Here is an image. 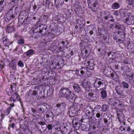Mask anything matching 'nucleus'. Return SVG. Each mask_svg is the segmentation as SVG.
Returning a JSON list of instances; mask_svg holds the SVG:
<instances>
[{
    "instance_id": "4468645a",
    "label": "nucleus",
    "mask_w": 134,
    "mask_h": 134,
    "mask_svg": "<svg viewBox=\"0 0 134 134\" xmlns=\"http://www.w3.org/2000/svg\"><path fill=\"white\" fill-rule=\"evenodd\" d=\"M2 41L4 46L7 47L8 48H9V45L13 43V42H11L9 40L6 36L2 38Z\"/></svg>"
},
{
    "instance_id": "f257e3e1",
    "label": "nucleus",
    "mask_w": 134,
    "mask_h": 134,
    "mask_svg": "<svg viewBox=\"0 0 134 134\" xmlns=\"http://www.w3.org/2000/svg\"><path fill=\"white\" fill-rule=\"evenodd\" d=\"M59 95L60 97L66 98L72 102H75L76 99H80V98H77L75 94L67 88H62L59 91Z\"/></svg>"
},
{
    "instance_id": "0eeeda50",
    "label": "nucleus",
    "mask_w": 134,
    "mask_h": 134,
    "mask_svg": "<svg viewBox=\"0 0 134 134\" xmlns=\"http://www.w3.org/2000/svg\"><path fill=\"white\" fill-rule=\"evenodd\" d=\"M87 1L90 9L93 12H96L99 6L97 1L96 0H87Z\"/></svg>"
},
{
    "instance_id": "e2e57ef3",
    "label": "nucleus",
    "mask_w": 134,
    "mask_h": 134,
    "mask_svg": "<svg viewBox=\"0 0 134 134\" xmlns=\"http://www.w3.org/2000/svg\"><path fill=\"white\" fill-rule=\"evenodd\" d=\"M18 65L21 67H23L24 66L23 63L21 60H20L18 62Z\"/></svg>"
},
{
    "instance_id": "9b49d317",
    "label": "nucleus",
    "mask_w": 134,
    "mask_h": 134,
    "mask_svg": "<svg viewBox=\"0 0 134 134\" xmlns=\"http://www.w3.org/2000/svg\"><path fill=\"white\" fill-rule=\"evenodd\" d=\"M49 109V106L48 104H43L41 105L40 108H38V111L40 113L42 114L45 111H48Z\"/></svg>"
},
{
    "instance_id": "a211bd4d",
    "label": "nucleus",
    "mask_w": 134,
    "mask_h": 134,
    "mask_svg": "<svg viewBox=\"0 0 134 134\" xmlns=\"http://www.w3.org/2000/svg\"><path fill=\"white\" fill-rule=\"evenodd\" d=\"M82 118L81 119V121L82 123H83L85 124L89 125L90 122V119L89 118V116H83Z\"/></svg>"
},
{
    "instance_id": "5fc2aeb1",
    "label": "nucleus",
    "mask_w": 134,
    "mask_h": 134,
    "mask_svg": "<svg viewBox=\"0 0 134 134\" xmlns=\"http://www.w3.org/2000/svg\"><path fill=\"white\" fill-rule=\"evenodd\" d=\"M3 64L4 65L8 66L9 65L10 62L7 59H4L3 61Z\"/></svg>"
},
{
    "instance_id": "9d476101",
    "label": "nucleus",
    "mask_w": 134,
    "mask_h": 134,
    "mask_svg": "<svg viewBox=\"0 0 134 134\" xmlns=\"http://www.w3.org/2000/svg\"><path fill=\"white\" fill-rule=\"evenodd\" d=\"M82 123L80 120H79L78 118H75L72 121V124L74 127H75L76 130L78 129L79 128V126Z\"/></svg>"
},
{
    "instance_id": "0e129e2a",
    "label": "nucleus",
    "mask_w": 134,
    "mask_h": 134,
    "mask_svg": "<svg viewBox=\"0 0 134 134\" xmlns=\"http://www.w3.org/2000/svg\"><path fill=\"white\" fill-rule=\"evenodd\" d=\"M16 62L15 60H12L9 64V65L16 66Z\"/></svg>"
},
{
    "instance_id": "864d4df0",
    "label": "nucleus",
    "mask_w": 134,
    "mask_h": 134,
    "mask_svg": "<svg viewBox=\"0 0 134 134\" xmlns=\"http://www.w3.org/2000/svg\"><path fill=\"white\" fill-rule=\"evenodd\" d=\"M24 23L25 24H29L30 22L28 18V16H27L26 18L24 19L21 23Z\"/></svg>"
},
{
    "instance_id": "3c124183",
    "label": "nucleus",
    "mask_w": 134,
    "mask_h": 134,
    "mask_svg": "<svg viewBox=\"0 0 134 134\" xmlns=\"http://www.w3.org/2000/svg\"><path fill=\"white\" fill-rule=\"evenodd\" d=\"M127 130L126 131H125L124 133H126V134H133V130H131L130 127L126 128Z\"/></svg>"
},
{
    "instance_id": "052dcab7",
    "label": "nucleus",
    "mask_w": 134,
    "mask_h": 134,
    "mask_svg": "<svg viewBox=\"0 0 134 134\" xmlns=\"http://www.w3.org/2000/svg\"><path fill=\"white\" fill-rule=\"evenodd\" d=\"M108 108V106L107 105L105 104L103 105L102 107V111H105L107 110Z\"/></svg>"
},
{
    "instance_id": "7ed1b4c3",
    "label": "nucleus",
    "mask_w": 134,
    "mask_h": 134,
    "mask_svg": "<svg viewBox=\"0 0 134 134\" xmlns=\"http://www.w3.org/2000/svg\"><path fill=\"white\" fill-rule=\"evenodd\" d=\"M115 90L117 94L115 93H113V95L114 97L117 99H122L124 96V90L122 87L119 85L118 86L115 87Z\"/></svg>"
},
{
    "instance_id": "58836bf2",
    "label": "nucleus",
    "mask_w": 134,
    "mask_h": 134,
    "mask_svg": "<svg viewBox=\"0 0 134 134\" xmlns=\"http://www.w3.org/2000/svg\"><path fill=\"white\" fill-rule=\"evenodd\" d=\"M100 94L101 96L103 99H104L107 96V92L104 89H102L101 91Z\"/></svg>"
},
{
    "instance_id": "423d86ee",
    "label": "nucleus",
    "mask_w": 134,
    "mask_h": 134,
    "mask_svg": "<svg viewBox=\"0 0 134 134\" xmlns=\"http://www.w3.org/2000/svg\"><path fill=\"white\" fill-rule=\"evenodd\" d=\"M79 105L77 103H74L69 109V112L70 117H74L78 110Z\"/></svg>"
},
{
    "instance_id": "f3484780",
    "label": "nucleus",
    "mask_w": 134,
    "mask_h": 134,
    "mask_svg": "<svg viewBox=\"0 0 134 134\" xmlns=\"http://www.w3.org/2000/svg\"><path fill=\"white\" fill-rule=\"evenodd\" d=\"M93 109L90 106H87L85 109L86 116H90L93 111Z\"/></svg>"
},
{
    "instance_id": "ea45409f",
    "label": "nucleus",
    "mask_w": 134,
    "mask_h": 134,
    "mask_svg": "<svg viewBox=\"0 0 134 134\" xmlns=\"http://www.w3.org/2000/svg\"><path fill=\"white\" fill-rule=\"evenodd\" d=\"M86 97L88 99L93 100H94V98H95V96H94V94L93 93H90L87 95Z\"/></svg>"
},
{
    "instance_id": "1a4fd4ad",
    "label": "nucleus",
    "mask_w": 134,
    "mask_h": 134,
    "mask_svg": "<svg viewBox=\"0 0 134 134\" xmlns=\"http://www.w3.org/2000/svg\"><path fill=\"white\" fill-rule=\"evenodd\" d=\"M127 17L124 20V23L128 25H133L134 24V16L130 13L127 14Z\"/></svg>"
},
{
    "instance_id": "e433bc0d",
    "label": "nucleus",
    "mask_w": 134,
    "mask_h": 134,
    "mask_svg": "<svg viewBox=\"0 0 134 134\" xmlns=\"http://www.w3.org/2000/svg\"><path fill=\"white\" fill-rule=\"evenodd\" d=\"M127 10L125 9H121L119 10V13L121 16H125L126 15Z\"/></svg>"
},
{
    "instance_id": "aec40b11",
    "label": "nucleus",
    "mask_w": 134,
    "mask_h": 134,
    "mask_svg": "<svg viewBox=\"0 0 134 134\" xmlns=\"http://www.w3.org/2000/svg\"><path fill=\"white\" fill-rule=\"evenodd\" d=\"M19 96L17 93L16 92L12 95L10 98V100L11 101H13L14 102L16 100H19Z\"/></svg>"
},
{
    "instance_id": "bf43d9fd",
    "label": "nucleus",
    "mask_w": 134,
    "mask_h": 134,
    "mask_svg": "<svg viewBox=\"0 0 134 134\" xmlns=\"http://www.w3.org/2000/svg\"><path fill=\"white\" fill-rule=\"evenodd\" d=\"M51 3V2L49 0H45L44 2V4L46 7L48 8L49 7V5Z\"/></svg>"
},
{
    "instance_id": "39448f33",
    "label": "nucleus",
    "mask_w": 134,
    "mask_h": 134,
    "mask_svg": "<svg viewBox=\"0 0 134 134\" xmlns=\"http://www.w3.org/2000/svg\"><path fill=\"white\" fill-rule=\"evenodd\" d=\"M47 26L43 24H40L34 30V34H41L43 35H44L47 32L46 31Z\"/></svg>"
},
{
    "instance_id": "473e14b6",
    "label": "nucleus",
    "mask_w": 134,
    "mask_h": 134,
    "mask_svg": "<svg viewBox=\"0 0 134 134\" xmlns=\"http://www.w3.org/2000/svg\"><path fill=\"white\" fill-rule=\"evenodd\" d=\"M81 53L83 56V58H86L89 55L88 51L87 50L83 49L81 51Z\"/></svg>"
},
{
    "instance_id": "dca6fc26",
    "label": "nucleus",
    "mask_w": 134,
    "mask_h": 134,
    "mask_svg": "<svg viewBox=\"0 0 134 134\" xmlns=\"http://www.w3.org/2000/svg\"><path fill=\"white\" fill-rule=\"evenodd\" d=\"M13 12L11 10H10L6 14L5 20L7 21H9L13 19L14 18L15 16L13 14Z\"/></svg>"
},
{
    "instance_id": "4d7b16f0",
    "label": "nucleus",
    "mask_w": 134,
    "mask_h": 134,
    "mask_svg": "<svg viewBox=\"0 0 134 134\" xmlns=\"http://www.w3.org/2000/svg\"><path fill=\"white\" fill-rule=\"evenodd\" d=\"M19 1V0H12L10 2L12 5H14L13 8L15 6L18 4Z\"/></svg>"
},
{
    "instance_id": "09e8293b",
    "label": "nucleus",
    "mask_w": 134,
    "mask_h": 134,
    "mask_svg": "<svg viewBox=\"0 0 134 134\" xmlns=\"http://www.w3.org/2000/svg\"><path fill=\"white\" fill-rule=\"evenodd\" d=\"M121 84L122 87L125 89H128L129 88V84L127 82L125 81H122L121 83Z\"/></svg>"
},
{
    "instance_id": "f704fd0d",
    "label": "nucleus",
    "mask_w": 134,
    "mask_h": 134,
    "mask_svg": "<svg viewBox=\"0 0 134 134\" xmlns=\"http://www.w3.org/2000/svg\"><path fill=\"white\" fill-rule=\"evenodd\" d=\"M81 128L82 130L84 131H87L88 130V125L85 124L84 123H81Z\"/></svg>"
},
{
    "instance_id": "a19ab883",
    "label": "nucleus",
    "mask_w": 134,
    "mask_h": 134,
    "mask_svg": "<svg viewBox=\"0 0 134 134\" xmlns=\"http://www.w3.org/2000/svg\"><path fill=\"white\" fill-rule=\"evenodd\" d=\"M119 32L118 31H116L114 32L113 34V36L114 40H116L118 38H119Z\"/></svg>"
},
{
    "instance_id": "de8ad7c7",
    "label": "nucleus",
    "mask_w": 134,
    "mask_h": 134,
    "mask_svg": "<svg viewBox=\"0 0 134 134\" xmlns=\"http://www.w3.org/2000/svg\"><path fill=\"white\" fill-rule=\"evenodd\" d=\"M119 38H120L123 40L125 39V33L124 32L119 31Z\"/></svg>"
},
{
    "instance_id": "a18cd8bd",
    "label": "nucleus",
    "mask_w": 134,
    "mask_h": 134,
    "mask_svg": "<svg viewBox=\"0 0 134 134\" xmlns=\"http://www.w3.org/2000/svg\"><path fill=\"white\" fill-rule=\"evenodd\" d=\"M17 43L20 45H22L25 43V40L21 37L19 38L17 42Z\"/></svg>"
},
{
    "instance_id": "79ce46f5",
    "label": "nucleus",
    "mask_w": 134,
    "mask_h": 134,
    "mask_svg": "<svg viewBox=\"0 0 134 134\" xmlns=\"http://www.w3.org/2000/svg\"><path fill=\"white\" fill-rule=\"evenodd\" d=\"M110 76L111 77L112 79L115 81H117L118 79V76L116 73L111 74Z\"/></svg>"
},
{
    "instance_id": "c03bdc74",
    "label": "nucleus",
    "mask_w": 134,
    "mask_h": 134,
    "mask_svg": "<svg viewBox=\"0 0 134 134\" xmlns=\"http://www.w3.org/2000/svg\"><path fill=\"white\" fill-rule=\"evenodd\" d=\"M55 6L57 8L59 7V5H62V4L64 3L63 1H60V0L56 1L55 0Z\"/></svg>"
},
{
    "instance_id": "a878e982",
    "label": "nucleus",
    "mask_w": 134,
    "mask_h": 134,
    "mask_svg": "<svg viewBox=\"0 0 134 134\" xmlns=\"http://www.w3.org/2000/svg\"><path fill=\"white\" fill-rule=\"evenodd\" d=\"M10 106L7 108L6 110H5L4 111V114L5 115L7 116L9 114L12 108L14 106V105L13 104H10Z\"/></svg>"
},
{
    "instance_id": "774afa93",
    "label": "nucleus",
    "mask_w": 134,
    "mask_h": 134,
    "mask_svg": "<svg viewBox=\"0 0 134 134\" xmlns=\"http://www.w3.org/2000/svg\"><path fill=\"white\" fill-rule=\"evenodd\" d=\"M120 102L119 100H116L115 101L113 104V105L114 106H115L117 105L118 104V103H119Z\"/></svg>"
},
{
    "instance_id": "680f3d73",
    "label": "nucleus",
    "mask_w": 134,
    "mask_h": 134,
    "mask_svg": "<svg viewBox=\"0 0 134 134\" xmlns=\"http://www.w3.org/2000/svg\"><path fill=\"white\" fill-rule=\"evenodd\" d=\"M46 126L49 130H51L53 128V125L51 124H48L47 125H46Z\"/></svg>"
},
{
    "instance_id": "393cba45",
    "label": "nucleus",
    "mask_w": 134,
    "mask_h": 134,
    "mask_svg": "<svg viewBox=\"0 0 134 134\" xmlns=\"http://www.w3.org/2000/svg\"><path fill=\"white\" fill-rule=\"evenodd\" d=\"M91 85V83L88 81L86 82H83L81 84V86H82L83 88L86 89H89Z\"/></svg>"
},
{
    "instance_id": "6e6d98bb",
    "label": "nucleus",
    "mask_w": 134,
    "mask_h": 134,
    "mask_svg": "<svg viewBox=\"0 0 134 134\" xmlns=\"http://www.w3.org/2000/svg\"><path fill=\"white\" fill-rule=\"evenodd\" d=\"M13 90H12L10 88H8L6 90V92L7 94L10 96L13 93Z\"/></svg>"
},
{
    "instance_id": "412c9836",
    "label": "nucleus",
    "mask_w": 134,
    "mask_h": 134,
    "mask_svg": "<svg viewBox=\"0 0 134 134\" xmlns=\"http://www.w3.org/2000/svg\"><path fill=\"white\" fill-rule=\"evenodd\" d=\"M85 64H86L87 68L91 70H93L94 68V66L95 65L93 63H90V62L89 61H88L86 63V62L85 61Z\"/></svg>"
},
{
    "instance_id": "4c0bfd02",
    "label": "nucleus",
    "mask_w": 134,
    "mask_h": 134,
    "mask_svg": "<svg viewBox=\"0 0 134 134\" xmlns=\"http://www.w3.org/2000/svg\"><path fill=\"white\" fill-rule=\"evenodd\" d=\"M10 24L9 25L7 28V31L8 33H10L14 31V26L13 25L10 26Z\"/></svg>"
},
{
    "instance_id": "13d9d810",
    "label": "nucleus",
    "mask_w": 134,
    "mask_h": 134,
    "mask_svg": "<svg viewBox=\"0 0 134 134\" xmlns=\"http://www.w3.org/2000/svg\"><path fill=\"white\" fill-rule=\"evenodd\" d=\"M115 25V28L119 30H120L121 29V24H120L118 23H114L113 24V25Z\"/></svg>"
},
{
    "instance_id": "c9c22d12",
    "label": "nucleus",
    "mask_w": 134,
    "mask_h": 134,
    "mask_svg": "<svg viewBox=\"0 0 134 134\" xmlns=\"http://www.w3.org/2000/svg\"><path fill=\"white\" fill-rule=\"evenodd\" d=\"M73 87L76 92L78 93L81 91L80 88L78 85L74 84L73 85Z\"/></svg>"
},
{
    "instance_id": "49530a36",
    "label": "nucleus",
    "mask_w": 134,
    "mask_h": 134,
    "mask_svg": "<svg viewBox=\"0 0 134 134\" xmlns=\"http://www.w3.org/2000/svg\"><path fill=\"white\" fill-rule=\"evenodd\" d=\"M100 108V107L99 105H97L93 109V111L92 112V115L93 116L96 113V111L98 110Z\"/></svg>"
},
{
    "instance_id": "f03ea898",
    "label": "nucleus",
    "mask_w": 134,
    "mask_h": 134,
    "mask_svg": "<svg viewBox=\"0 0 134 134\" xmlns=\"http://www.w3.org/2000/svg\"><path fill=\"white\" fill-rule=\"evenodd\" d=\"M126 75L124 79L125 81L133 86L134 88V74L133 72L129 70H125V72Z\"/></svg>"
},
{
    "instance_id": "bb28decb",
    "label": "nucleus",
    "mask_w": 134,
    "mask_h": 134,
    "mask_svg": "<svg viewBox=\"0 0 134 134\" xmlns=\"http://www.w3.org/2000/svg\"><path fill=\"white\" fill-rule=\"evenodd\" d=\"M111 116L110 115H106L105 118L104 119V122L105 123V125H107L111 121V120L110 119Z\"/></svg>"
},
{
    "instance_id": "2eb2a0df",
    "label": "nucleus",
    "mask_w": 134,
    "mask_h": 134,
    "mask_svg": "<svg viewBox=\"0 0 134 134\" xmlns=\"http://www.w3.org/2000/svg\"><path fill=\"white\" fill-rule=\"evenodd\" d=\"M46 116L47 118L46 120L48 122H51L53 121L54 115L51 111L49 112L46 114Z\"/></svg>"
},
{
    "instance_id": "338daca9",
    "label": "nucleus",
    "mask_w": 134,
    "mask_h": 134,
    "mask_svg": "<svg viewBox=\"0 0 134 134\" xmlns=\"http://www.w3.org/2000/svg\"><path fill=\"white\" fill-rule=\"evenodd\" d=\"M16 85L15 83H14L10 85V87L11 90H13L14 88H15L16 87Z\"/></svg>"
},
{
    "instance_id": "c756f323",
    "label": "nucleus",
    "mask_w": 134,
    "mask_h": 134,
    "mask_svg": "<svg viewBox=\"0 0 134 134\" xmlns=\"http://www.w3.org/2000/svg\"><path fill=\"white\" fill-rule=\"evenodd\" d=\"M89 30L90 31L89 33L90 34L92 35L93 34L94 31H96V29L94 25H91L89 26Z\"/></svg>"
},
{
    "instance_id": "37998d69",
    "label": "nucleus",
    "mask_w": 134,
    "mask_h": 134,
    "mask_svg": "<svg viewBox=\"0 0 134 134\" xmlns=\"http://www.w3.org/2000/svg\"><path fill=\"white\" fill-rule=\"evenodd\" d=\"M102 113L103 111H102L101 110L99 109L98 110H97L96 111V117L98 118H99L102 115Z\"/></svg>"
},
{
    "instance_id": "20e7f679",
    "label": "nucleus",
    "mask_w": 134,
    "mask_h": 134,
    "mask_svg": "<svg viewBox=\"0 0 134 134\" xmlns=\"http://www.w3.org/2000/svg\"><path fill=\"white\" fill-rule=\"evenodd\" d=\"M98 36L100 38H102V39L104 41L105 43H109L110 41L109 38V36L108 34L106 33L105 31L103 29L99 28L98 30Z\"/></svg>"
},
{
    "instance_id": "69168bd1",
    "label": "nucleus",
    "mask_w": 134,
    "mask_h": 134,
    "mask_svg": "<svg viewBox=\"0 0 134 134\" xmlns=\"http://www.w3.org/2000/svg\"><path fill=\"white\" fill-rule=\"evenodd\" d=\"M9 68L10 69V70L14 71L16 69V66L13 65L11 66L10 65H9Z\"/></svg>"
},
{
    "instance_id": "b1692460",
    "label": "nucleus",
    "mask_w": 134,
    "mask_h": 134,
    "mask_svg": "<svg viewBox=\"0 0 134 134\" xmlns=\"http://www.w3.org/2000/svg\"><path fill=\"white\" fill-rule=\"evenodd\" d=\"M31 97L33 98L36 100H38L41 96L38 95V92L36 90H34L33 91L31 94Z\"/></svg>"
},
{
    "instance_id": "2f4dec72",
    "label": "nucleus",
    "mask_w": 134,
    "mask_h": 134,
    "mask_svg": "<svg viewBox=\"0 0 134 134\" xmlns=\"http://www.w3.org/2000/svg\"><path fill=\"white\" fill-rule=\"evenodd\" d=\"M96 127L95 126H91L90 127L88 130V134H92L95 131Z\"/></svg>"
},
{
    "instance_id": "cd10ccee",
    "label": "nucleus",
    "mask_w": 134,
    "mask_h": 134,
    "mask_svg": "<svg viewBox=\"0 0 134 134\" xmlns=\"http://www.w3.org/2000/svg\"><path fill=\"white\" fill-rule=\"evenodd\" d=\"M26 16V14H24L23 12H21L18 16L19 21L21 23L23 20L25 18Z\"/></svg>"
},
{
    "instance_id": "6ab92c4d",
    "label": "nucleus",
    "mask_w": 134,
    "mask_h": 134,
    "mask_svg": "<svg viewBox=\"0 0 134 134\" xmlns=\"http://www.w3.org/2000/svg\"><path fill=\"white\" fill-rule=\"evenodd\" d=\"M104 83V81L99 79H98L97 81H96L94 85V86H95L96 85V88H99L101 87L103 85V84Z\"/></svg>"
},
{
    "instance_id": "6e6552de",
    "label": "nucleus",
    "mask_w": 134,
    "mask_h": 134,
    "mask_svg": "<svg viewBox=\"0 0 134 134\" xmlns=\"http://www.w3.org/2000/svg\"><path fill=\"white\" fill-rule=\"evenodd\" d=\"M102 16H103V18L106 20H108V22L110 21L114 22V19L113 16L110 14V13L108 11H103L101 14Z\"/></svg>"
},
{
    "instance_id": "8fccbe9b",
    "label": "nucleus",
    "mask_w": 134,
    "mask_h": 134,
    "mask_svg": "<svg viewBox=\"0 0 134 134\" xmlns=\"http://www.w3.org/2000/svg\"><path fill=\"white\" fill-rule=\"evenodd\" d=\"M48 16H48L47 15H45L43 16L42 18V21L43 23L45 24L47 23Z\"/></svg>"
},
{
    "instance_id": "72a5a7b5",
    "label": "nucleus",
    "mask_w": 134,
    "mask_h": 134,
    "mask_svg": "<svg viewBox=\"0 0 134 134\" xmlns=\"http://www.w3.org/2000/svg\"><path fill=\"white\" fill-rule=\"evenodd\" d=\"M111 7L113 9H116L120 8V5L117 2H115L112 4Z\"/></svg>"
},
{
    "instance_id": "603ef678",
    "label": "nucleus",
    "mask_w": 134,
    "mask_h": 134,
    "mask_svg": "<svg viewBox=\"0 0 134 134\" xmlns=\"http://www.w3.org/2000/svg\"><path fill=\"white\" fill-rule=\"evenodd\" d=\"M127 2L130 5H132V8H134V0H126Z\"/></svg>"
},
{
    "instance_id": "ddd939ff",
    "label": "nucleus",
    "mask_w": 134,
    "mask_h": 134,
    "mask_svg": "<svg viewBox=\"0 0 134 134\" xmlns=\"http://www.w3.org/2000/svg\"><path fill=\"white\" fill-rule=\"evenodd\" d=\"M66 104L65 102H62L58 103L56 105V107L60 110L61 113L65 111V110Z\"/></svg>"
},
{
    "instance_id": "c85d7f7f",
    "label": "nucleus",
    "mask_w": 134,
    "mask_h": 134,
    "mask_svg": "<svg viewBox=\"0 0 134 134\" xmlns=\"http://www.w3.org/2000/svg\"><path fill=\"white\" fill-rule=\"evenodd\" d=\"M39 8L37 7V5L35 4H31L30 6V10H31L33 12H36L38 10Z\"/></svg>"
},
{
    "instance_id": "7c9ffc66",
    "label": "nucleus",
    "mask_w": 134,
    "mask_h": 134,
    "mask_svg": "<svg viewBox=\"0 0 134 134\" xmlns=\"http://www.w3.org/2000/svg\"><path fill=\"white\" fill-rule=\"evenodd\" d=\"M34 54V51L32 49H30L27 52L24 53V55H26L27 56L30 57Z\"/></svg>"
},
{
    "instance_id": "5701e85b",
    "label": "nucleus",
    "mask_w": 134,
    "mask_h": 134,
    "mask_svg": "<svg viewBox=\"0 0 134 134\" xmlns=\"http://www.w3.org/2000/svg\"><path fill=\"white\" fill-rule=\"evenodd\" d=\"M54 91V88L53 87L51 86L49 87L48 89L47 90V96H46L45 94H44V95L43 96V98L45 97L46 96L49 97L53 93Z\"/></svg>"
},
{
    "instance_id": "4be33fe9",
    "label": "nucleus",
    "mask_w": 134,
    "mask_h": 134,
    "mask_svg": "<svg viewBox=\"0 0 134 134\" xmlns=\"http://www.w3.org/2000/svg\"><path fill=\"white\" fill-rule=\"evenodd\" d=\"M55 18V20L57 21L62 23H63L66 20L65 18L60 15H57Z\"/></svg>"
},
{
    "instance_id": "f8f14e48",
    "label": "nucleus",
    "mask_w": 134,
    "mask_h": 134,
    "mask_svg": "<svg viewBox=\"0 0 134 134\" xmlns=\"http://www.w3.org/2000/svg\"><path fill=\"white\" fill-rule=\"evenodd\" d=\"M87 70L85 68H82L76 70L75 73L76 75L81 77L83 76L87 72Z\"/></svg>"
}]
</instances>
